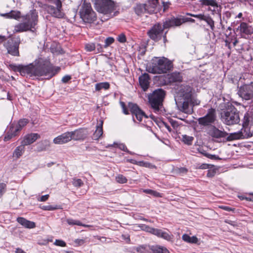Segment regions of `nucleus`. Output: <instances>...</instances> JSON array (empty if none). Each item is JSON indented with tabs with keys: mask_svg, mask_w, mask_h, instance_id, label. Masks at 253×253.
Listing matches in <instances>:
<instances>
[{
	"mask_svg": "<svg viewBox=\"0 0 253 253\" xmlns=\"http://www.w3.org/2000/svg\"><path fill=\"white\" fill-rule=\"evenodd\" d=\"M29 77H44L46 79L51 78L60 70V67H54L49 59L42 58L36 59L34 63L29 65Z\"/></svg>",
	"mask_w": 253,
	"mask_h": 253,
	"instance_id": "1",
	"label": "nucleus"
},
{
	"mask_svg": "<svg viewBox=\"0 0 253 253\" xmlns=\"http://www.w3.org/2000/svg\"><path fill=\"white\" fill-rule=\"evenodd\" d=\"M9 18L18 19L22 17V22L14 26V31L16 33L24 32L28 31H32L35 29L38 23V13L35 9L30 10L27 14L21 16V13L19 11L11 10L9 12Z\"/></svg>",
	"mask_w": 253,
	"mask_h": 253,
	"instance_id": "2",
	"label": "nucleus"
},
{
	"mask_svg": "<svg viewBox=\"0 0 253 253\" xmlns=\"http://www.w3.org/2000/svg\"><path fill=\"white\" fill-rule=\"evenodd\" d=\"M192 88L186 84L178 85L176 88L175 101L179 110L188 113L190 111L189 105L192 101Z\"/></svg>",
	"mask_w": 253,
	"mask_h": 253,
	"instance_id": "3",
	"label": "nucleus"
},
{
	"mask_svg": "<svg viewBox=\"0 0 253 253\" xmlns=\"http://www.w3.org/2000/svg\"><path fill=\"white\" fill-rule=\"evenodd\" d=\"M172 67L171 61L168 58L164 57H154L147 65L146 70L152 74H163L170 70Z\"/></svg>",
	"mask_w": 253,
	"mask_h": 253,
	"instance_id": "4",
	"label": "nucleus"
},
{
	"mask_svg": "<svg viewBox=\"0 0 253 253\" xmlns=\"http://www.w3.org/2000/svg\"><path fill=\"white\" fill-rule=\"evenodd\" d=\"M220 119L227 125L237 124L240 121L239 112L231 103L228 102L220 113Z\"/></svg>",
	"mask_w": 253,
	"mask_h": 253,
	"instance_id": "5",
	"label": "nucleus"
},
{
	"mask_svg": "<svg viewBox=\"0 0 253 253\" xmlns=\"http://www.w3.org/2000/svg\"><path fill=\"white\" fill-rule=\"evenodd\" d=\"M166 96V91L162 88L155 89L148 96L149 102L155 112L159 111L163 107Z\"/></svg>",
	"mask_w": 253,
	"mask_h": 253,
	"instance_id": "6",
	"label": "nucleus"
},
{
	"mask_svg": "<svg viewBox=\"0 0 253 253\" xmlns=\"http://www.w3.org/2000/svg\"><path fill=\"white\" fill-rule=\"evenodd\" d=\"M96 10L105 14H110L116 9V4L112 0H93Z\"/></svg>",
	"mask_w": 253,
	"mask_h": 253,
	"instance_id": "7",
	"label": "nucleus"
},
{
	"mask_svg": "<svg viewBox=\"0 0 253 253\" xmlns=\"http://www.w3.org/2000/svg\"><path fill=\"white\" fill-rule=\"evenodd\" d=\"M20 41L10 39L8 40L4 44V46L7 51V53L14 56H19V46Z\"/></svg>",
	"mask_w": 253,
	"mask_h": 253,
	"instance_id": "8",
	"label": "nucleus"
},
{
	"mask_svg": "<svg viewBox=\"0 0 253 253\" xmlns=\"http://www.w3.org/2000/svg\"><path fill=\"white\" fill-rule=\"evenodd\" d=\"M216 120V113L214 109H209L207 114L204 117L198 119L199 125L203 126L211 125Z\"/></svg>",
	"mask_w": 253,
	"mask_h": 253,
	"instance_id": "9",
	"label": "nucleus"
},
{
	"mask_svg": "<svg viewBox=\"0 0 253 253\" xmlns=\"http://www.w3.org/2000/svg\"><path fill=\"white\" fill-rule=\"evenodd\" d=\"M238 95L243 99L249 100L253 98V82L249 84L240 86L238 91Z\"/></svg>",
	"mask_w": 253,
	"mask_h": 253,
	"instance_id": "10",
	"label": "nucleus"
},
{
	"mask_svg": "<svg viewBox=\"0 0 253 253\" xmlns=\"http://www.w3.org/2000/svg\"><path fill=\"white\" fill-rule=\"evenodd\" d=\"M164 30L162 25L158 23L154 25L148 31L147 34L151 39L154 41H158L162 37Z\"/></svg>",
	"mask_w": 253,
	"mask_h": 253,
	"instance_id": "11",
	"label": "nucleus"
},
{
	"mask_svg": "<svg viewBox=\"0 0 253 253\" xmlns=\"http://www.w3.org/2000/svg\"><path fill=\"white\" fill-rule=\"evenodd\" d=\"M52 3L56 5V7L52 5H48L47 6L48 12L52 16L61 18L64 17V13L62 11V2L60 0H57Z\"/></svg>",
	"mask_w": 253,
	"mask_h": 253,
	"instance_id": "12",
	"label": "nucleus"
},
{
	"mask_svg": "<svg viewBox=\"0 0 253 253\" xmlns=\"http://www.w3.org/2000/svg\"><path fill=\"white\" fill-rule=\"evenodd\" d=\"M128 108L133 116H135L138 121L141 122L143 117L148 118V116L145 113L141 110L136 104L129 102L128 103Z\"/></svg>",
	"mask_w": 253,
	"mask_h": 253,
	"instance_id": "13",
	"label": "nucleus"
},
{
	"mask_svg": "<svg viewBox=\"0 0 253 253\" xmlns=\"http://www.w3.org/2000/svg\"><path fill=\"white\" fill-rule=\"evenodd\" d=\"M72 140L75 141L83 140L88 135V131L85 129L80 128L74 131H69Z\"/></svg>",
	"mask_w": 253,
	"mask_h": 253,
	"instance_id": "14",
	"label": "nucleus"
},
{
	"mask_svg": "<svg viewBox=\"0 0 253 253\" xmlns=\"http://www.w3.org/2000/svg\"><path fill=\"white\" fill-rule=\"evenodd\" d=\"M185 21L183 19L173 17L164 22L162 27L164 29H168L174 26H180Z\"/></svg>",
	"mask_w": 253,
	"mask_h": 253,
	"instance_id": "15",
	"label": "nucleus"
},
{
	"mask_svg": "<svg viewBox=\"0 0 253 253\" xmlns=\"http://www.w3.org/2000/svg\"><path fill=\"white\" fill-rule=\"evenodd\" d=\"M71 140L69 131H67L55 137L53 142L56 144H63L69 142Z\"/></svg>",
	"mask_w": 253,
	"mask_h": 253,
	"instance_id": "16",
	"label": "nucleus"
},
{
	"mask_svg": "<svg viewBox=\"0 0 253 253\" xmlns=\"http://www.w3.org/2000/svg\"><path fill=\"white\" fill-rule=\"evenodd\" d=\"M237 30H239L242 37L251 35L253 33V28L246 22H241Z\"/></svg>",
	"mask_w": 253,
	"mask_h": 253,
	"instance_id": "17",
	"label": "nucleus"
},
{
	"mask_svg": "<svg viewBox=\"0 0 253 253\" xmlns=\"http://www.w3.org/2000/svg\"><path fill=\"white\" fill-rule=\"evenodd\" d=\"M10 68L15 72H18L21 75L23 76H28V73L30 72V68L29 65L24 66L22 65H14L10 64L9 65Z\"/></svg>",
	"mask_w": 253,
	"mask_h": 253,
	"instance_id": "18",
	"label": "nucleus"
},
{
	"mask_svg": "<svg viewBox=\"0 0 253 253\" xmlns=\"http://www.w3.org/2000/svg\"><path fill=\"white\" fill-rule=\"evenodd\" d=\"M209 134L212 137L216 138H223L228 135V133L226 132L219 130L214 126H212L210 129H209Z\"/></svg>",
	"mask_w": 253,
	"mask_h": 253,
	"instance_id": "19",
	"label": "nucleus"
},
{
	"mask_svg": "<svg viewBox=\"0 0 253 253\" xmlns=\"http://www.w3.org/2000/svg\"><path fill=\"white\" fill-rule=\"evenodd\" d=\"M40 138V135L38 133H32L28 134L25 136L21 143L23 144L24 146H25L34 143Z\"/></svg>",
	"mask_w": 253,
	"mask_h": 253,
	"instance_id": "20",
	"label": "nucleus"
},
{
	"mask_svg": "<svg viewBox=\"0 0 253 253\" xmlns=\"http://www.w3.org/2000/svg\"><path fill=\"white\" fill-rule=\"evenodd\" d=\"M150 77L148 74L144 73L139 78V82L142 89L145 91L149 87Z\"/></svg>",
	"mask_w": 253,
	"mask_h": 253,
	"instance_id": "21",
	"label": "nucleus"
},
{
	"mask_svg": "<svg viewBox=\"0 0 253 253\" xmlns=\"http://www.w3.org/2000/svg\"><path fill=\"white\" fill-rule=\"evenodd\" d=\"M91 11H93L91 4L89 2H87L84 0L82 5L80 11V15L81 18L87 19L85 18L87 13H90Z\"/></svg>",
	"mask_w": 253,
	"mask_h": 253,
	"instance_id": "22",
	"label": "nucleus"
},
{
	"mask_svg": "<svg viewBox=\"0 0 253 253\" xmlns=\"http://www.w3.org/2000/svg\"><path fill=\"white\" fill-rule=\"evenodd\" d=\"M155 236L162 238L168 241H172L173 236L171 234H169L166 232H164L161 229H156L155 233Z\"/></svg>",
	"mask_w": 253,
	"mask_h": 253,
	"instance_id": "23",
	"label": "nucleus"
},
{
	"mask_svg": "<svg viewBox=\"0 0 253 253\" xmlns=\"http://www.w3.org/2000/svg\"><path fill=\"white\" fill-rule=\"evenodd\" d=\"M17 221L25 228L31 229L36 227L35 222L28 220L23 217H18L17 218Z\"/></svg>",
	"mask_w": 253,
	"mask_h": 253,
	"instance_id": "24",
	"label": "nucleus"
},
{
	"mask_svg": "<svg viewBox=\"0 0 253 253\" xmlns=\"http://www.w3.org/2000/svg\"><path fill=\"white\" fill-rule=\"evenodd\" d=\"M37 151L42 152L47 150L50 146V142L48 140H44L37 143Z\"/></svg>",
	"mask_w": 253,
	"mask_h": 253,
	"instance_id": "25",
	"label": "nucleus"
},
{
	"mask_svg": "<svg viewBox=\"0 0 253 253\" xmlns=\"http://www.w3.org/2000/svg\"><path fill=\"white\" fill-rule=\"evenodd\" d=\"M103 121H100V124L96 126V129L93 134L92 138L94 140H98L103 134Z\"/></svg>",
	"mask_w": 253,
	"mask_h": 253,
	"instance_id": "26",
	"label": "nucleus"
},
{
	"mask_svg": "<svg viewBox=\"0 0 253 253\" xmlns=\"http://www.w3.org/2000/svg\"><path fill=\"white\" fill-rule=\"evenodd\" d=\"M28 123V121L27 119H23L20 120L18 123V124L16 126H12V127L11 129V131L13 130H14L16 132H19L23 127L25 126L27 123Z\"/></svg>",
	"mask_w": 253,
	"mask_h": 253,
	"instance_id": "27",
	"label": "nucleus"
},
{
	"mask_svg": "<svg viewBox=\"0 0 253 253\" xmlns=\"http://www.w3.org/2000/svg\"><path fill=\"white\" fill-rule=\"evenodd\" d=\"M150 249L153 253H170L166 248L160 246H152Z\"/></svg>",
	"mask_w": 253,
	"mask_h": 253,
	"instance_id": "28",
	"label": "nucleus"
},
{
	"mask_svg": "<svg viewBox=\"0 0 253 253\" xmlns=\"http://www.w3.org/2000/svg\"><path fill=\"white\" fill-rule=\"evenodd\" d=\"M134 9L135 13L137 15H140L144 13L148 8H147L146 4H137Z\"/></svg>",
	"mask_w": 253,
	"mask_h": 253,
	"instance_id": "29",
	"label": "nucleus"
},
{
	"mask_svg": "<svg viewBox=\"0 0 253 253\" xmlns=\"http://www.w3.org/2000/svg\"><path fill=\"white\" fill-rule=\"evenodd\" d=\"M202 3L203 5L212 6L213 7V9H209V10L212 11H215L216 10L215 8L218 7V4L216 0H203Z\"/></svg>",
	"mask_w": 253,
	"mask_h": 253,
	"instance_id": "30",
	"label": "nucleus"
},
{
	"mask_svg": "<svg viewBox=\"0 0 253 253\" xmlns=\"http://www.w3.org/2000/svg\"><path fill=\"white\" fill-rule=\"evenodd\" d=\"M85 15V18H87V19L82 18L84 22L91 23L96 20V15L94 11H91L90 13H87Z\"/></svg>",
	"mask_w": 253,
	"mask_h": 253,
	"instance_id": "31",
	"label": "nucleus"
},
{
	"mask_svg": "<svg viewBox=\"0 0 253 253\" xmlns=\"http://www.w3.org/2000/svg\"><path fill=\"white\" fill-rule=\"evenodd\" d=\"M25 150V146L23 144L21 143V145L16 148L14 152H13V156L16 157L17 158H19L23 153H24Z\"/></svg>",
	"mask_w": 253,
	"mask_h": 253,
	"instance_id": "32",
	"label": "nucleus"
},
{
	"mask_svg": "<svg viewBox=\"0 0 253 253\" xmlns=\"http://www.w3.org/2000/svg\"><path fill=\"white\" fill-rule=\"evenodd\" d=\"M159 5V0H148V3L146 6L148 8H152L151 11H154L155 9Z\"/></svg>",
	"mask_w": 253,
	"mask_h": 253,
	"instance_id": "33",
	"label": "nucleus"
},
{
	"mask_svg": "<svg viewBox=\"0 0 253 253\" xmlns=\"http://www.w3.org/2000/svg\"><path fill=\"white\" fill-rule=\"evenodd\" d=\"M170 82H177L182 81V78L179 73H172L169 78Z\"/></svg>",
	"mask_w": 253,
	"mask_h": 253,
	"instance_id": "34",
	"label": "nucleus"
},
{
	"mask_svg": "<svg viewBox=\"0 0 253 253\" xmlns=\"http://www.w3.org/2000/svg\"><path fill=\"white\" fill-rule=\"evenodd\" d=\"M139 227L141 228L142 230L145 231L146 232H149L151 234L155 235V231L157 228H154L151 227H150L145 224H140Z\"/></svg>",
	"mask_w": 253,
	"mask_h": 253,
	"instance_id": "35",
	"label": "nucleus"
},
{
	"mask_svg": "<svg viewBox=\"0 0 253 253\" xmlns=\"http://www.w3.org/2000/svg\"><path fill=\"white\" fill-rule=\"evenodd\" d=\"M109 87L110 84L107 82L100 83L95 84V89L97 91H99L103 88L104 89H107Z\"/></svg>",
	"mask_w": 253,
	"mask_h": 253,
	"instance_id": "36",
	"label": "nucleus"
},
{
	"mask_svg": "<svg viewBox=\"0 0 253 253\" xmlns=\"http://www.w3.org/2000/svg\"><path fill=\"white\" fill-rule=\"evenodd\" d=\"M116 146V147H118L120 149H121V150H123L125 152H126L130 154H133L134 153L129 151L126 148V146L124 144H123V143H120V144H118V143H114L112 145H109L108 146V147H110V146Z\"/></svg>",
	"mask_w": 253,
	"mask_h": 253,
	"instance_id": "37",
	"label": "nucleus"
},
{
	"mask_svg": "<svg viewBox=\"0 0 253 253\" xmlns=\"http://www.w3.org/2000/svg\"><path fill=\"white\" fill-rule=\"evenodd\" d=\"M67 222L68 223V224L72 225H77L82 226H84V227L90 226L88 225H85V224H84L82 223V222H81L79 220H74V219H73L71 218L67 219Z\"/></svg>",
	"mask_w": 253,
	"mask_h": 253,
	"instance_id": "38",
	"label": "nucleus"
},
{
	"mask_svg": "<svg viewBox=\"0 0 253 253\" xmlns=\"http://www.w3.org/2000/svg\"><path fill=\"white\" fill-rule=\"evenodd\" d=\"M204 21L206 22L212 31L214 30V22L211 18V17H210L209 15H207Z\"/></svg>",
	"mask_w": 253,
	"mask_h": 253,
	"instance_id": "39",
	"label": "nucleus"
},
{
	"mask_svg": "<svg viewBox=\"0 0 253 253\" xmlns=\"http://www.w3.org/2000/svg\"><path fill=\"white\" fill-rule=\"evenodd\" d=\"M12 126H10L9 131L7 132L6 135L4 138L5 141H8L12 138L13 137L17 135L18 132H16L14 130L11 131Z\"/></svg>",
	"mask_w": 253,
	"mask_h": 253,
	"instance_id": "40",
	"label": "nucleus"
},
{
	"mask_svg": "<svg viewBox=\"0 0 253 253\" xmlns=\"http://www.w3.org/2000/svg\"><path fill=\"white\" fill-rule=\"evenodd\" d=\"M194 138L187 135H183L182 137V141L187 145H191L192 143Z\"/></svg>",
	"mask_w": 253,
	"mask_h": 253,
	"instance_id": "41",
	"label": "nucleus"
},
{
	"mask_svg": "<svg viewBox=\"0 0 253 253\" xmlns=\"http://www.w3.org/2000/svg\"><path fill=\"white\" fill-rule=\"evenodd\" d=\"M241 137L240 133H230L229 135L227 137V141H231L234 139H237L240 138Z\"/></svg>",
	"mask_w": 253,
	"mask_h": 253,
	"instance_id": "42",
	"label": "nucleus"
},
{
	"mask_svg": "<svg viewBox=\"0 0 253 253\" xmlns=\"http://www.w3.org/2000/svg\"><path fill=\"white\" fill-rule=\"evenodd\" d=\"M143 191L145 193L150 194V195H153L156 197H162L161 194L160 193H159L156 191L153 190L145 189V190H144Z\"/></svg>",
	"mask_w": 253,
	"mask_h": 253,
	"instance_id": "43",
	"label": "nucleus"
},
{
	"mask_svg": "<svg viewBox=\"0 0 253 253\" xmlns=\"http://www.w3.org/2000/svg\"><path fill=\"white\" fill-rule=\"evenodd\" d=\"M85 49L88 52L94 51L95 49V44L92 42L86 43L85 44Z\"/></svg>",
	"mask_w": 253,
	"mask_h": 253,
	"instance_id": "44",
	"label": "nucleus"
},
{
	"mask_svg": "<svg viewBox=\"0 0 253 253\" xmlns=\"http://www.w3.org/2000/svg\"><path fill=\"white\" fill-rule=\"evenodd\" d=\"M116 180L117 182L121 184L126 183L127 182V179L125 176L122 174H119L116 177Z\"/></svg>",
	"mask_w": 253,
	"mask_h": 253,
	"instance_id": "45",
	"label": "nucleus"
},
{
	"mask_svg": "<svg viewBox=\"0 0 253 253\" xmlns=\"http://www.w3.org/2000/svg\"><path fill=\"white\" fill-rule=\"evenodd\" d=\"M72 184L75 187H80L84 185V182L81 179L74 178Z\"/></svg>",
	"mask_w": 253,
	"mask_h": 253,
	"instance_id": "46",
	"label": "nucleus"
},
{
	"mask_svg": "<svg viewBox=\"0 0 253 253\" xmlns=\"http://www.w3.org/2000/svg\"><path fill=\"white\" fill-rule=\"evenodd\" d=\"M249 114L248 113H246L244 115V120L243 122L242 126L243 127H246L248 126L249 123Z\"/></svg>",
	"mask_w": 253,
	"mask_h": 253,
	"instance_id": "47",
	"label": "nucleus"
},
{
	"mask_svg": "<svg viewBox=\"0 0 253 253\" xmlns=\"http://www.w3.org/2000/svg\"><path fill=\"white\" fill-rule=\"evenodd\" d=\"M114 42V39L112 37H108L105 40V44L104 45V47L105 48L107 47L110 45L112 44Z\"/></svg>",
	"mask_w": 253,
	"mask_h": 253,
	"instance_id": "48",
	"label": "nucleus"
},
{
	"mask_svg": "<svg viewBox=\"0 0 253 253\" xmlns=\"http://www.w3.org/2000/svg\"><path fill=\"white\" fill-rule=\"evenodd\" d=\"M104 46L102 45L100 43L95 44V49L94 50V52L95 53H98L100 52H102L103 51Z\"/></svg>",
	"mask_w": 253,
	"mask_h": 253,
	"instance_id": "49",
	"label": "nucleus"
},
{
	"mask_svg": "<svg viewBox=\"0 0 253 253\" xmlns=\"http://www.w3.org/2000/svg\"><path fill=\"white\" fill-rule=\"evenodd\" d=\"M187 14L190 15L192 17H195V18H197L199 19L200 20H203V21L204 20L206 16H207V15H204L203 14H193L188 13Z\"/></svg>",
	"mask_w": 253,
	"mask_h": 253,
	"instance_id": "50",
	"label": "nucleus"
},
{
	"mask_svg": "<svg viewBox=\"0 0 253 253\" xmlns=\"http://www.w3.org/2000/svg\"><path fill=\"white\" fill-rule=\"evenodd\" d=\"M54 245L64 247L66 246V243L63 240L56 239L54 243Z\"/></svg>",
	"mask_w": 253,
	"mask_h": 253,
	"instance_id": "51",
	"label": "nucleus"
},
{
	"mask_svg": "<svg viewBox=\"0 0 253 253\" xmlns=\"http://www.w3.org/2000/svg\"><path fill=\"white\" fill-rule=\"evenodd\" d=\"M6 185L4 183H0V197H1L5 192Z\"/></svg>",
	"mask_w": 253,
	"mask_h": 253,
	"instance_id": "52",
	"label": "nucleus"
},
{
	"mask_svg": "<svg viewBox=\"0 0 253 253\" xmlns=\"http://www.w3.org/2000/svg\"><path fill=\"white\" fill-rule=\"evenodd\" d=\"M136 251L140 253H143L146 251V246L141 245L136 248Z\"/></svg>",
	"mask_w": 253,
	"mask_h": 253,
	"instance_id": "53",
	"label": "nucleus"
},
{
	"mask_svg": "<svg viewBox=\"0 0 253 253\" xmlns=\"http://www.w3.org/2000/svg\"><path fill=\"white\" fill-rule=\"evenodd\" d=\"M118 41L120 42L124 43L126 41V38L124 34H121L118 37Z\"/></svg>",
	"mask_w": 253,
	"mask_h": 253,
	"instance_id": "54",
	"label": "nucleus"
},
{
	"mask_svg": "<svg viewBox=\"0 0 253 253\" xmlns=\"http://www.w3.org/2000/svg\"><path fill=\"white\" fill-rule=\"evenodd\" d=\"M120 105L121 106L123 109V113L126 114L127 115L129 114L128 111L126 106V104L124 102H120Z\"/></svg>",
	"mask_w": 253,
	"mask_h": 253,
	"instance_id": "55",
	"label": "nucleus"
},
{
	"mask_svg": "<svg viewBox=\"0 0 253 253\" xmlns=\"http://www.w3.org/2000/svg\"><path fill=\"white\" fill-rule=\"evenodd\" d=\"M216 173V170L215 169H209L208 171V173L207 174V176L209 177H212L214 176Z\"/></svg>",
	"mask_w": 253,
	"mask_h": 253,
	"instance_id": "56",
	"label": "nucleus"
},
{
	"mask_svg": "<svg viewBox=\"0 0 253 253\" xmlns=\"http://www.w3.org/2000/svg\"><path fill=\"white\" fill-rule=\"evenodd\" d=\"M204 155L206 156L207 158H210L212 160H216L218 159V157L215 155H211L210 154H209L208 153H205L204 154Z\"/></svg>",
	"mask_w": 253,
	"mask_h": 253,
	"instance_id": "57",
	"label": "nucleus"
},
{
	"mask_svg": "<svg viewBox=\"0 0 253 253\" xmlns=\"http://www.w3.org/2000/svg\"><path fill=\"white\" fill-rule=\"evenodd\" d=\"M182 240L187 242V243H190V236H189L188 234H184L182 235Z\"/></svg>",
	"mask_w": 253,
	"mask_h": 253,
	"instance_id": "58",
	"label": "nucleus"
},
{
	"mask_svg": "<svg viewBox=\"0 0 253 253\" xmlns=\"http://www.w3.org/2000/svg\"><path fill=\"white\" fill-rule=\"evenodd\" d=\"M162 3H163V6L164 11L168 9V8L169 6V5L170 4V3L169 1H167V2L163 1L162 2Z\"/></svg>",
	"mask_w": 253,
	"mask_h": 253,
	"instance_id": "59",
	"label": "nucleus"
},
{
	"mask_svg": "<svg viewBox=\"0 0 253 253\" xmlns=\"http://www.w3.org/2000/svg\"><path fill=\"white\" fill-rule=\"evenodd\" d=\"M48 198L49 195L46 194L41 197L40 198L38 199V201L41 202H45L48 199Z\"/></svg>",
	"mask_w": 253,
	"mask_h": 253,
	"instance_id": "60",
	"label": "nucleus"
},
{
	"mask_svg": "<svg viewBox=\"0 0 253 253\" xmlns=\"http://www.w3.org/2000/svg\"><path fill=\"white\" fill-rule=\"evenodd\" d=\"M71 77L69 75H66L64 76L62 79V82L64 83H67L70 80H71Z\"/></svg>",
	"mask_w": 253,
	"mask_h": 253,
	"instance_id": "61",
	"label": "nucleus"
},
{
	"mask_svg": "<svg viewBox=\"0 0 253 253\" xmlns=\"http://www.w3.org/2000/svg\"><path fill=\"white\" fill-rule=\"evenodd\" d=\"M210 165L207 164H202L199 166L198 168L200 169H208L209 168Z\"/></svg>",
	"mask_w": 253,
	"mask_h": 253,
	"instance_id": "62",
	"label": "nucleus"
},
{
	"mask_svg": "<svg viewBox=\"0 0 253 253\" xmlns=\"http://www.w3.org/2000/svg\"><path fill=\"white\" fill-rule=\"evenodd\" d=\"M190 243H197L198 241V238L195 236L190 237Z\"/></svg>",
	"mask_w": 253,
	"mask_h": 253,
	"instance_id": "63",
	"label": "nucleus"
},
{
	"mask_svg": "<svg viewBox=\"0 0 253 253\" xmlns=\"http://www.w3.org/2000/svg\"><path fill=\"white\" fill-rule=\"evenodd\" d=\"M123 239L126 240L127 242L130 241L129 236L128 234H123L122 235Z\"/></svg>",
	"mask_w": 253,
	"mask_h": 253,
	"instance_id": "64",
	"label": "nucleus"
}]
</instances>
